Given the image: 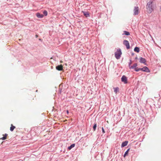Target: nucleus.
I'll use <instances>...</instances> for the list:
<instances>
[{"instance_id":"obj_19","label":"nucleus","mask_w":161,"mask_h":161,"mask_svg":"<svg viewBox=\"0 0 161 161\" xmlns=\"http://www.w3.org/2000/svg\"><path fill=\"white\" fill-rule=\"evenodd\" d=\"M129 150H130V149H128L127 150V151L125 153L124 155V157H125L126 156L128 155V152L129 151Z\"/></svg>"},{"instance_id":"obj_10","label":"nucleus","mask_w":161,"mask_h":161,"mask_svg":"<svg viewBox=\"0 0 161 161\" xmlns=\"http://www.w3.org/2000/svg\"><path fill=\"white\" fill-rule=\"evenodd\" d=\"M36 16L38 18H42L44 16L42 14H41L40 13H37L36 14Z\"/></svg>"},{"instance_id":"obj_16","label":"nucleus","mask_w":161,"mask_h":161,"mask_svg":"<svg viewBox=\"0 0 161 161\" xmlns=\"http://www.w3.org/2000/svg\"><path fill=\"white\" fill-rule=\"evenodd\" d=\"M11 126L10 127V130L11 131H12L14 130V129L15 128V127L12 124L11 125Z\"/></svg>"},{"instance_id":"obj_24","label":"nucleus","mask_w":161,"mask_h":161,"mask_svg":"<svg viewBox=\"0 0 161 161\" xmlns=\"http://www.w3.org/2000/svg\"><path fill=\"white\" fill-rule=\"evenodd\" d=\"M38 36L37 35H36V38H37L38 37Z\"/></svg>"},{"instance_id":"obj_22","label":"nucleus","mask_w":161,"mask_h":161,"mask_svg":"<svg viewBox=\"0 0 161 161\" xmlns=\"http://www.w3.org/2000/svg\"><path fill=\"white\" fill-rule=\"evenodd\" d=\"M43 14L45 16H46L47 14V11L46 10L44 11L43 12Z\"/></svg>"},{"instance_id":"obj_23","label":"nucleus","mask_w":161,"mask_h":161,"mask_svg":"<svg viewBox=\"0 0 161 161\" xmlns=\"http://www.w3.org/2000/svg\"><path fill=\"white\" fill-rule=\"evenodd\" d=\"M102 132L103 133H105V131L104 130V129L103 128V127L102 128Z\"/></svg>"},{"instance_id":"obj_2","label":"nucleus","mask_w":161,"mask_h":161,"mask_svg":"<svg viewBox=\"0 0 161 161\" xmlns=\"http://www.w3.org/2000/svg\"><path fill=\"white\" fill-rule=\"evenodd\" d=\"M121 54L122 53L121 49H118L115 53V56L117 59H119L120 58Z\"/></svg>"},{"instance_id":"obj_11","label":"nucleus","mask_w":161,"mask_h":161,"mask_svg":"<svg viewBox=\"0 0 161 161\" xmlns=\"http://www.w3.org/2000/svg\"><path fill=\"white\" fill-rule=\"evenodd\" d=\"M128 143V142L127 141H125L124 142H123L122 143L121 147H124L126 146V145H127Z\"/></svg>"},{"instance_id":"obj_12","label":"nucleus","mask_w":161,"mask_h":161,"mask_svg":"<svg viewBox=\"0 0 161 161\" xmlns=\"http://www.w3.org/2000/svg\"><path fill=\"white\" fill-rule=\"evenodd\" d=\"M3 135L4 136L1 138H0V140H4L6 139L7 138V136H8V135L7 134H5V135Z\"/></svg>"},{"instance_id":"obj_6","label":"nucleus","mask_w":161,"mask_h":161,"mask_svg":"<svg viewBox=\"0 0 161 161\" xmlns=\"http://www.w3.org/2000/svg\"><path fill=\"white\" fill-rule=\"evenodd\" d=\"M141 70L147 72H150L149 69L146 66L142 68H141Z\"/></svg>"},{"instance_id":"obj_1","label":"nucleus","mask_w":161,"mask_h":161,"mask_svg":"<svg viewBox=\"0 0 161 161\" xmlns=\"http://www.w3.org/2000/svg\"><path fill=\"white\" fill-rule=\"evenodd\" d=\"M152 1H150L147 3L146 6V11L149 14L151 13L153 11Z\"/></svg>"},{"instance_id":"obj_26","label":"nucleus","mask_w":161,"mask_h":161,"mask_svg":"<svg viewBox=\"0 0 161 161\" xmlns=\"http://www.w3.org/2000/svg\"><path fill=\"white\" fill-rule=\"evenodd\" d=\"M60 63H62V62H63L62 61H60Z\"/></svg>"},{"instance_id":"obj_15","label":"nucleus","mask_w":161,"mask_h":161,"mask_svg":"<svg viewBox=\"0 0 161 161\" xmlns=\"http://www.w3.org/2000/svg\"><path fill=\"white\" fill-rule=\"evenodd\" d=\"M113 89H114V92L116 94L117 93V92L119 91V88L118 87H114Z\"/></svg>"},{"instance_id":"obj_27","label":"nucleus","mask_w":161,"mask_h":161,"mask_svg":"<svg viewBox=\"0 0 161 161\" xmlns=\"http://www.w3.org/2000/svg\"><path fill=\"white\" fill-rule=\"evenodd\" d=\"M65 65L67 66V64H65Z\"/></svg>"},{"instance_id":"obj_17","label":"nucleus","mask_w":161,"mask_h":161,"mask_svg":"<svg viewBox=\"0 0 161 161\" xmlns=\"http://www.w3.org/2000/svg\"><path fill=\"white\" fill-rule=\"evenodd\" d=\"M75 146V144H73L71 145L69 147H68L69 150H70L72 148L74 147Z\"/></svg>"},{"instance_id":"obj_25","label":"nucleus","mask_w":161,"mask_h":161,"mask_svg":"<svg viewBox=\"0 0 161 161\" xmlns=\"http://www.w3.org/2000/svg\"><path fill=\"white\" fill-rule=\"evenodd\" d=\"M67 114H69V111H68V110H67Z\"/></svg>"},{"instance_id":"obj_8","label":"nucleus","mask_w":161,"mask_h":161,"mask_svg":"<svg viewBox=\"0 0 161 161\" xmlns=\"http://www.w3.org/2000/svg\"><path fill=\"white\" fill-rule=\"evenodd\" d=\"M82 13L83 14V15L86 17H88L90 16L89 13L88 12H85L84 11H82Z\"/></svg>"},{"instance_id":"obj_18","label":"nucleus","mask_w":161,"mask_h":161,"mask_svg":"<svg viewBox=\"0 0 161 161\" xmlns=\"http://www.w3.org/2000/svg\"><path fill=\"white\" fill-rule=\"evenodd\" d=\"M124 34L125 35H130V33L127 31H124Z\"/></svg>"},{"instance_id":"obj_14","label":"nucleus","mask_w":161,"mask_h":161,"mask_svg":"<svg viewBox=\"0 0 161 161\" xmlns=\"http://www.w3.org/2000/svg\"><path fill=\"white\" fill-rule=\"evenodd\" d=\"M137 66V64H134L133 65L130 66L129 68L130 69H134Z\"/></svg>"},{"instance_id":"obj_9","label":"nucleus","mask_w":161,"mask_h":161,"mask_svg":"<svg viewBox=\"0 0 161 161\" xmlns=\"http://www.w3.org/2000/svg\"><path fill=\"white\" fill-rule=\"evenodd\" d=\"M140 62L141 63L145 64L146 62L145 59L144 58H143L142 57H141L140 58Z\"/></svg>"},{"instance_id":"obj_3","label":"nucleus","mask_w":161,"mask_h":161,"mask_svg":"<svg viewBox=\"0 0 161 161\" xmlns=\"http://www.w3.org/2000/svg\"><path fill=\"white\" fill-rule=\"evenodd\" d=\"M121 80L122 82H123L125 84L127 83V78L125 75H123L121 78Z\"/></svg>"},{"instance_id":"obj_7","label":"nucleus","mask_w":161,"mask_h":161,"mask_svg":"<svg viewBox=\"0 0 161 161\" xmlns=\"http://www.w3.org/2000/svg\"><path fill=\"white\" fill-rule=\"evenodd\" d=\"M56 68L57 70L59 71L62 70L63 69V66L61 64L57 66Z\"/></svg>"},{"instance_id":"obj_5","label":"nucleus","mask_w":161,"mask_h":161,"mask_svg":"<svg viewBox=\"0 0 161 161\" xmlns=\"http://www.w3.org/2000/svg\"><path fill=\"white\" fill-rule=\"evenodd\" d=\"M139 10L138 7H135L134 10V14L135 15L138 14L139 13Z\"/></svg>"},{"instance_id":"obj_20","label":"nucleus","mask_w":161,"mask_h":161,"mask_svg":"<svg viewBox=\"0 0 161 161\" xmlns=\"http://www.w3.org/2000/svg\"><path fill=\"white\" fill-rule=\"evenodd\" d=\"M135 70L136 71H138L140 70H141V68H136V67L135 68Z\"/></svg>"},{"instance_id":"obj_13","label":"nucleus","mask_w":161,"mask_h":161,"mask_svg":"<svg viewBox=\"0 0 161 161\" xmlns=\"http://www.w3.org/2000/svg\"><path fill=\"white\" fill-rule=\"evenodd\" d=\"M134 51L135 52L138 53L140 51L139 48L137 47H136L134 49Z\"/></svg>"},{"instance_id":"obj_4","label":"nucleus","mask_w":161,"mask_h":161,"mask_svg":"<svg viewBox=\"0 0 161 161\" xmlns=\"http://www.w3.org/2000/svg\"><path fill=\"white\" fill-rule=\"evenodd\" d=\"M123 44L126 46L127 49H129L130 48V44L128 41L126 40H125L123 42Z\"/></svg>"},{"instance_id":"obj_21","label":"nucleus","mask_w":161,"mask_h":161,"mask_svg":"<svg viewBox=\"0 0 161 161\" xmlns=\"http://www.w3.org/2000/svg\"><path fill=\"white\" fill-rule=\"evenodd\" d=\"M97 127V124H95L93 126V129L94 131H95Z\"/></svg>"}]
</instances>
